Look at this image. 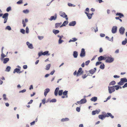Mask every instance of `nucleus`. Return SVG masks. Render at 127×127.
<instances>
[{
	"instance_id": "nucleus-53",
	"label": "nucleus",
	"mask_w": 127,
	"mask_h": 127,
	"mask_svg": "<svg viewBox=\"0 0 127 127\" xmlns=\"http://www.w3.org/2000/svg\"><path fill=\"white\" fill-rule=\"evenodd\" d=\"M26 32L27 33H28L29 32V29L28 27L26 28Z\"/></svg>"
},
{
	"instance_id": "nucleus-64",
	"label": "nucleus",
	"mask_w": 127,
	"mask_h": 127,
	"mask_svg": "<svg viewBox=\"0 0 127 127\" xmlns=\"http://www.w3.org/2000/svg\"><path fill=\"white\" fill-rule=\"evenodd\" d=\"M68 5L69 6H73V4L70 3H68Z\"/></svg>"
},
{
	"instance_id": "nucleus-25",
	"label": "nucleus",
	"mask_w": 127,
	"mask_h": 127,
	"mask_svg": "<svg viewBox=\"0 0 127 127\" xmlns=\"http://www.w3.org/2000/svg\"><path fill=\"white\" fill-rule=\"evenodd\" d=\"M9 59L8 58H5L4 59H3V63H6L9 61Z\"/></svg>"
},
{
	"instance_id": "nucleus-16",
	"label": "nucleus",
	"mask_w": 127,
	"mask_h": 127,
	"mask_svg": "<svg viewBox=\"0 0 127 127\" xmlns=\"http://www.w3.org/2000/svg\"><path fill=\"white\" fill-rule=\"evenodd\" d=\"M100 110H96L95 111H93L92 112V114L93 115H95L96 114H98L100 112Z\"/></svg>"
},
{
	"instance_id": "nucleus-18",
	"label": "nucleus",
	"mask_w": 127,
	"mask_h": 127,
	"mask_svg": "<svg viewBox=\"0 0 127 127\" xmlns=\"http://www.w3.org/2000/svg\"><path fill=\"white\" fill-rule=\"evenodd\" d=\"M116 15L119 16V17L120 18H121L122 17H124V15L123 14L119 12H117L116 14Z\"/></svg>"
},
{
	"instance_id": "nucleus-43",
	"label": "nucleus",
	"mask_w": 127,
	"mask_h": 127,
	"mask_svg": "<svg viewBox=\"0 0 127 127\" xmlns=\"http://www.w3.org/2000/svg\"><path fill=\"white\" fill-rule=\"evenodd\" d=\"M90 62V61L89 60H88V61H86V62L85 63V65H88L89 64Z\"/></svg>"
},
{
	"instance_id": "nucleus-37",
	"label": "nucleus",
	"mask_w": 127,
	"mask_h": 127,
	"mask_svg": "<svg viewBox=\"0 0 127 127\" xmlns=\"http://www.w3.org/2000/svg\"><path fill=\"white\" fill-rule=\"evenodd\" d=\"M3 99L5 100H6L7 99V98L6 97V96L5 94H4L3 95Z\"/></svg>"
},
{
	"instance_id": "nucleus-31",
	"label": "nucleus",
	"mask_w": 127,
	"mask_h": 127,
	"mask_svg": "<svg viewBox=\"0 0 127 127\" xmlns=\"http://www.w3.org/2000/svg\"><path fill=\"white\" fill-rule=\"evenodd\" d=\"M89 72L90 74H93L95 72V70H94L93 69L89 71Z\"/></svg>"
},
{
	"instance_id": "nucleus-61",
	"label": "nucleus",
	"mask_w": 127,
	"mask_h": 127,
	"mask_svg": "<svg viewBox=\"0 0 127 127\" xmlns=\"http://www.w3.org/2000/svg\"><path fill=\"white\" fill-rule=\"evenodd\" d=\"M98 31V27H97V26H96V28L95 29V32H97Z\"/></svg>"
},
{
	"instance_id": "nucleus-13",
	"label": "nucleus",
	"mask_w": 127,
	"mask_h": 127,
	"mask_svg": "<svg viewBox=\"0 0 127 127\" xmlns=\"http://www.w3.org/2000/svg\"><path fill=\"white\" fill-rule=\"evenodd\" d=\"M26 44L28 46L29 48L31 49L33 48V46L32 44L30 43L29 42H26Z\"/></svg>"
},
{
	"instance_id": "nucleus-24",
	"label": "nucleus",
	"mask_w": 127,
	"mask_h": 127,
	"mask_svg": "<svg viewBox=\"0 0 127 127\" xmlns=\"http://www.w3.org/2000/svg\"><path fill=\"white\" fill-rule=\"evenodd\" d=\"M67 93L68 91H65L63 93V95H64L66 96V97L67 98L68 97L67 96Z\"/></svg>"
},
{
	"instance_id": "nucleus-10",
	"label": "nucleus",
	"mask_w": 127,
	"mask_h": 127,
	"mask_svg": "<svg viewBox=\"0 0 127 127\" xmlns=\"http://www.w3.org/2000/svg\"><path fill=\"white\" fill-rule=\"evenodd\" d=\"M105 117H110L111 118L113 119L114 118V116L110 113H107L105 114Z\"/></svg>"
},
{
	"instance_id": "nucleus-21",
	"label": "nucleus",
	"mask_w": 127,
	"mask_h": 127,
	"mask_svg": "<svg viewBox=\"0 0 127 127\" xmlns=\"http://www.w3.org/2000/svg\"><path fill=\"white\" fill-rule=\"evenodd\" d=\"M69 119L67 118H63L61 120V121L62 122H66L69 121Z\"/></svg>"
},
{
	"instance_id": "nucleus-5",
	"label": "nucleus",
	"mask_w": 127,
	"mask_h": 127,
	"mask_svg": "<svg viewBox=\"0 0 127 127\" xmlns=\"http://www.w3.org/2000/svg\"><path fill=\"white\" fill-rule=\"evenodd\" d=\"M59 14L60 16L64 18H65V19L66 20H68V18L67 17V16L66 15L65 13L62 11H61L59 12Z\"/></svg>"
},
{
	"instance_id": "nucleus-30",
	"label": "nucleus",
	"mask_w": 127,
	"mask_h": 127,
	"mask_svg": "<svg viewBox=\"0 0 127 127\" xmlns=\"http://www.w3.org/2000/svg\"><path fill=\"white\" fill-rule=\"evenodd\" d=\"M49 52L48 51H46L42 53L43 55H50L49 54H48Z\"/></svg>"
},
{
	"instance_id": "nucleus-7",
	"label": "nucleus",
	"mask_w": 127,
	"mask_h": 127,
	"mask_svg": "<svg viewBox=\"0 0 127 127\" xmlns=\"http://www.w3.org/2000/svg\"><path fill=\"white\" fill-rule=\"evenodd\" d=\"M80 56L81 57H84L85 56V52L84 48H82L80 54Z\"/></svg>"
},
{
	"instance_id": "nucleus-6",
	"label": "nucleus",
	"mask_w": 127,
	"mask_h": 127,
	"mask_svg": "<svg viewBox=\"0 0 127 127\" xmlns=\"http://www.w3.org/2000/svg\"><path fill=\"white\" fill-rule=\"evenodd\" d=\"M83 71L82 70V68L81 67L80 68L77 73V76H80L83 74Z\"/></svg>"
},
{
	"instance_id": "nucleus-11",
	"label": "nucleus",
	"mask_w": 127,
	"mask_h": 127,
	"mask_svg": "<svg viewBox=\"0 0 127 127\" xmlns=\"http://www.w3.org/2000/svg\"><path fill=\"white\" fill-rule=\"evenodd\" d=\"M76 24V22L75 21H73L70 22L69 23L68 25L70 26H74Z\"/></svg>"
},
{
	"instance_id": "nucleus-22",
	"label": "nucleus",
	"mask_w": 127,
	"mask_h": 127,
	"mask_svg": "<svg viewBox=\"0 0 127 127\" xmlns=\"http://www.w3.org/2000/svg\"><path fill=\"white\" fill-rule=\"evenodd\" d=\"M97 100V97H96L94 96L92 97L90 99V100L92 101H94L95 102Z\"/></svg>"
},
{
	"instance_id": "nucleus-35",
	"label": "nucleus",
	"mask_w": 127,
	"mask_h": 127,
	"mask_svg": "<svg viewBox=\"0 0 127 127\" xmlns=\"http://www.w3.org/2000/svg\"><path fill=\"white\" fill-rule=\"evenodd\" d=\"M63 90H60L59 91L58 93V94L59 95H61L63 94Z\"/></svg>"
},
{
	"instance_id": "nucleus-40",
	"label": "nucleus",
	"mask_w": 127,
	"mask_h": 127,
	"mask_svg": "<svg viewBox=\"0 0 127 127\" xmlns=\"http://www.w3.org/2000/svg\"><path fill=\"white\" fill-rule=\"evenodd\" d=\"M23 12L25 13H28L29 12V11L28 10H24L23 11Z\"/></svg>"
},
{
	"instance_id": "nucleus-12",
	"label": "nucleus",
	"mask_w": 127,
	"mask_h": 127,
	"mask_svg": "<svg viewBox=\"0 0 127 127\" xmlns=\"http://www.w3.org/2000/svg\"><path fill=\"white\" fill-rule=\"evenodd\" d=\"M106 59V57H104L102 56H100L98 58V60L99 61H100L103 60H105Z\"/></svg>"
},
{
	"instance_id": "nucleus-63",
	"label": "nucleus",
	"mask_w": 127,
	"mask_h": 127,
	"mask_svg": "<svg viewBox=\"0 0 127 127\" xmlns=\"http://www.w3.org/2000/svg\"><path fill=\"white\" fill-rule=\"evenodd\" d=\"M33 100H31L28 103V104H31L33 102Z\"/></svg>"
},
{
	"instance_id": "nucleus-29",
	"label": "nucleus",
	"mask_w": 127,
	"mask_h": 127,
	"mask_svg": "<svg viewBox=\"0 0 127 127\" xmlns=\"http://www.w3.org/2000/svg\"><path fill=\"white\" fill-rule=\"evenodd\" d=\"M51 66V64H47L46 67L45 69L46 70H48L50 69Z\"/></svg>"
},
{
	"instance_id": "nucleus-51",
	"label": "nucleus",
	"mask_w": 127,
	"mask_h": 127,
	"mask_svg": "<svg viewBox=\"0 0 127 127\" xmlns=\"http://www.w3.org/2000/svg\"><path fill=\"white\" fill-rule=\"evenodd\" d=\"M61 24V23H56V28L58 27H59L60 25Z\"/></svg>"
},
{
	"instance_id": "nucleus-33",
	"label": "nucleus",
	"mask_w": 127,
	"mask_h": 127,
	"mask_svg": "<svg viewBox=\"0 0 127 127\" xmlns=\"http://www.w3.org/2000/svg\"><path fill=\"white\" fill-rule=\"evenodd\" d=\"M105 67V65L103 64L102 65L101 64L100 66V68L102 69H104Z\"/></svg>"
},
{
	"instance_id": "nucleus-26",
	"label": "nucleus",
	"mask_w": 127,
	"mask_h": 127,
	"mask_svg": "<svg viewBox=\"0 0 127 127\" xmlns=\"http://www.w3.org/2000/svg\"><path fill=\"white\" fill-rule=\"evenodd\" d=\"M73 39H70L69 40V42H74L76 41L77 40V39L76 38H72Z\"/></svg>"
},
{
	"instance_id": "nucleus-49",
	"label": "nucleus",
	"mask_w": 127,
	"mask_h": 127,
	"mask_svg": "<svg viewBox=\"0 0 127 127\" xmlns=\"http://www.w3.org/2000/svg\"><path fill=\"white\" fill-rule=\"evenodd\" d=\"M80 108L77 107L76 108V110L78 112H79L80 111Z\"/></svg>"
},
{
	"instance_id": "nucleus-23",
	"label": "nucleus",
	"mask_w": 127,
	"mask_h": 127,
	"mask_svg": "<svg viewBox=\"0 0 127 127\" xmlns=\"http://www.w3.org/2000/svg\"><path fill=\"white\" fill-rule=\"evenodd\" d=\"M8 13H5L3 15L2 18H7L8 17Z\"/></svg>"
},
{
	"instance_id": "nucleus-56",
	"label": "nucleus",
	"mask_w": 127,
	"mask_h": 127,
	"mask_svg": "<svg viewBox=\"0 0 127 127\" xmlns=\"http://www.w3.org/2000/svg\"><path fill=\"white\" fill-rule=\"evenodd\" d=\"M39 57L42 55H43V53L42 52H39L38 54Z\"/></svg>"
},
{
	"instance_id": "nucleus-34",
	"label": "nucleus",
	"mask_w": 127,
	"mask_h": 127,
	"mask_svg": "<svg viewBox=\"0 0 127 127\" xmlns=\"http://www.w3.org/2000/svg\"><path fill=\"white\" fill-rule=\"evenodd\" d=\"M1 60H2L3 59V58L6 57V56L3 53V52H2V53L1 55Z\"/></svg>"
},
{
	"instance_id": "nucleus-28",
	"label": "nucleus",
	"mask_w": 127,
	"mask_h": 127,
	"mask_svg": "<svg viewBox=\"0 0 127 127\" xmlns=\"http://www.w3.org/2000/svg\"><path fill=\"white\" fill-rule=\"evenodd\" d=\"M116 82L114 81H111L109 84V85H113L116 84Z\"/></svg>"
},
{
	"instance_id": "nucleus-2",
	"label": "nucleus",
	"mask_w": 127,
	"mask_h": 127,
	"mask_svg": "<svg viewBox=\"0 0 127 127\" xmlns=\"http://www.w3.org/2000/svg\"><path fill=\"white\" fill-rule=\"evenodd\" d=\"M127 82V79L126 78H121L120 79V81L118 83V84L120 86H121L123 85L125 83Z\"/></svg>"
},
{
	"instance_id": "nucleus-59",
	"label": "nucleus",
	"mask_w": 127,
	"mask_h": 127,
	"mask_svg": "<svg viewBox=\"0 0 127 127\" xmlns=\"http://www.w3.org/2000/svg\"><path fill=\"white\" fill-rule=\"evenodd\" d=\"M42 102L43 104H45V99H43L42 100Z\"/></svg>"
},
{
	"instance_id": "nucleus-48",
	"label": "nucleus",
	"mask_w": 127,
	"mask_h": 127,
	"mask_svg": "<svg viewBox=\"0 0 127 127\" xmlns=\"http://www.w3.org/2000/svg\"><path fill=\"white\" fill-rule=\"evenodd\" d=\"M100 35L101 37H103L105 36V34L103 33H100Z\"/></svg>"
},
{
	"instance_id": "nucleus-58",
	"label": "nucleus",
	"mask_w": 127,
	"mask_h": 127,
	"mask_svg": "<svg viewBox=\"0 0 127 127\" xmlns=\"http://www.w3.org/2000/svg\"><path fill=\"white\" fill-rule=\"evenodd\" d=\"M126 41L125 40L123 41L122 42V44L123 45H125L126 44Z\"/></svg>"
},
{
	"instance_id": "nucleus-41",
	"label": "nucleus",
	"mask_w": 127,
	"mask_h": 127,
	"mask_svg": "<svg viewBox=\"0 0 127 127\" xmlns=\"http://www.w3.org/2000/svg\"><path fill=\"white\" fill-rule=\"evenodd\" d=\"M11 9V8L9 6L7 7L6 9V11L7 12H9Z\"/></svg>"
},
{
	"instance_id": "nucleus-55",
	"label": "nucleus",
	"mask_w": 127,
	"mask_h": 127,
	"mask_svg": "<svg viewBox=\"0 0 127 127\" xmlns=\"http://www.w3.org/2000/svg\"><path fill=\"white\" fill-rule=\"evenodd\" d=\"M113 77L115 78H119L120 76L117 75H115L113 76Z\"/></svg>"
},
{
	"instance_id": "nucleus-32",
	"label": "nucleus",
	"mask_w": 127,
	"mask_h": 127,
	"mask_svg": "<svg viewBox=\"0 0 127 127\" xmlns=\"http://www.w3.org/2000/svg\"><path fill=\"white\" fill-rule=\"evenodd\" d=\"M10 67L9 66H7V67H6L5 70L6 71L9 72L10 71Z\"/></svg>"
},
{
	"instance_id": "nucleus-45",
	"label": "nucleus",
	"mask_w": 127,
	"mask_h": 127,
	"mask_svg": "<svg viewBox=\"0 0 127 127\" xmlns=\"http://www.w3.org/2000/svg\"><path fill=\"white\" fill-rule=\"evenodd\" d=\"M64 41L62 39H59V43L60 44H61Z\"/></svg>"
},
{
	"instance_id": "nucleus-38",
	"label": "nucleus",
	"mask_w": 127,
	"mask_h": 127,
	"mask_svg": "<svg viewBox=\"0 0 127 127\" xmlns=\"http://www.w3.org/2000/svg\"><path fill=\"white\" fill-rule=\"evenodd\" d=\"M114 89L115 88L116 90H118L119 89L118 85L114 86Z\"/></svg>"
},
{
	"instance_id": "nucleus-9",
	"label": "nucleus",
	"mask_w": 127,
	"mask_h": 127,
	"mask_svg": "<svg viewBox=\"0 0 127 127\" xmlns=\"http://www.w3.org/2000/svg\"><path fill=\"white\" fill-rule=\"evenodd\" d=\"M125 29V28L123 27H121L119 29V31L120 33L122 35L124 34Z\"/></svg>"
},
{
	"instance_id": "nucleus-27",
	"label": "nucleus",
	"mask_w": 127,
	"mask_h": 127,
	"mask_svg": "<svg viewBox=\"0 0 127 127\" xmlns=\"http://www.w3.org/2000/svg\"><path fill=\"white\" fill-rule=\"evenodd\" d=\"M20 71V69H19L16 68L14 70L13 73H15L16 72L18 73Z\"/></svg>"
},
{
	"instance_id": "nucleus-44",
	"label": "nucleus",
	"mask_w": 127,
	"mask_h": 127,
	"mask_svg": "<svg viewBox=\"0 0 127 127\" xmlns=\"http://www.w3.org/2000/svg\"><path fill=\"white\" fill-rule=\"evenodd\" d=\"M6 29L9 30H10L11 29V28L9 26H7L6 27Z\"/></svg>"
},
{
	"instance_id": "nucleus-62",
	"label": "nucleus",
	"mask_w": 127,
	"mask_h": 127,
	"mask_svg": "<svg viewBox=\"0 0 127 127\" xmlns=\"http://www.w3.org/2000/svg\"><path fill=\"white\" fill-rule=\"evenodd\" d=\"M4 23H6L8 18H4Z\"/></svg>"
},
{
	"instance_id": "nucleus-14",
	"label": "nucleus",
	"mask_w": 127,
	"mask_h": 127,
	"mask_svg": "<svg viewBox=\"0 0 127 127\" xmlns=\"http://www.w3.org/2000/svg\"><path fill=\"white\" fill-rule=\"evenodd\" d=\"M85 13L86 14L87 16L88 17L89 19H90L92 18V15L91 14V13H88L86 11L85 12Z\"/></svg>"
},
{
	"instance_id": "nucleus-57",
	"label": "nucleus",
	"mask_w": 127,
	"mask_h": 127,
	"mask_svg": "<svg viewBox=\"0 0 127 127\" xmlns=\"http://www.w3.org/2000/svg\"><path fill=\"white\" fill-rule=\"evenodd\" d=\"M26 90L25 89H24L22 91H19V93H24L26 91Z\"/></svg>"
},
{
	"instance_id": "nucleus-39",
	"label": "nucleus",
	"mask_w": 127,
	"mask_h": 127,
	"mask_svg": "<svg viewBox=\"0 0 127 127\" xmlns=\"http://www.w3.org/2000/svg\"><path fill=\"white\" fill-rule=\"evenodd\" d=\"M22 21V24L23 25V27H25L26 26V25L25 24L26 22H24V20H23Z\"/></svg>"
},
{
	"instance_id": "nucleus-4",
	"label": "nucleus",
	"mask_w": 127,
	"mask_h": 127,
	"mask_svg": "<svg viewBox=\"0 0 127 127\" xmlns=\"http://www.w3.org/2000/svg\"><path fill=\"white\" fill-rule=\"evenodd\" d=\"M108 92L110 94H111L115 91L114 86L112 87L108 86Z\"/></svg>"
},
{
	"instance_id": "nucleus-20",
	"label": "nucleus",
	"mask_w": 127,
	"mask_h": 127,
	"mask_svg": "<svg viewBox=\"0 0 127 127\" xmlns=\"http://www.w3.org/2000/svg\"><path fill=\"white\" fill-rule=\"evenodd\" d=\"M68 23V22L67 21H65L63 24L61 25L60 27H62L63 26H65Z\"/></svg>"
},
{
	"instance_id": "nucleus-8",
	"label": "nucleus",
	"mask_w": 127,
	"mask_h": 127,
	"mask_svg": "<svg viewBox=\"0 0 127 127\" xmlns=\"http://www.w3.org/2000/svg\"><path fill=\"white\" fill-rule=\"evenodd\" d=\"M117 27L116 26H113L111 32L113 33L114 34L117 32Z\"/></svg>"
},
{
	"instance_id": "nucleus-52",
	"label": "nucleus",
	"mask_w": 127,
	"mask_h": 127,
	"mask_svg": "<svg viewBox=\"0 0 127 127\" xmlns=\"http://www.w3.org/2000/svg\"><path fill=\"white\" fill-rule=\"evenodd\" d=\"M88 75H86V74H85L84 76H82V77L83 79H84L87 77Z\"/></svg>"
},
{
	"instance_id": "nucleus-17",
	"label": "nucleus",
	"mask_w": 127,
	"mask_h": 127,
	"mask_svg": "<svg viewBox=\"0 0 127 127\" xmlns=\"http://www.w3.org/2000/svg\"><path fill=\"white\" fill-rule=\"evenodd\" d=\"M50 91V89L49 88H47L44 90V95L46 96L48 93Z\"/></svg>"
},
{
	"instance_id": "nucleus-3",
	"label": "nucleus",
	"mask_w": 127,
	"mask_h": 127,
	"mask_svg": "<svg viewBox=\"0 0 127 127\" xmlns=\"http://www.w3.org/2000/svg\"><path fill=\"white\" fill-rule=\"evenodd\" d=\"M86 102L87 100L85 98H84L81 99L80 101H77L76 103L75 104L76 105H77V104L80 105L85 103Z\"/></svg>"
},
{
	"instance_id": "nucleus-19",
	"label": "nucleus",
	"mask_w": 127,
	"mask_h": 127,
	"mask_svg": "<svg viewBox=\"0 0 127 127\" xmlns=\"http://www.w3.org/2000/svg\"><path fill=\"white\" fill-rule=\"evenodd\" d=\"M105 117H105V114L104 115H100L98 116L99 118L102 120H103Z\"/></svg>"
},
{
	"instance_id": "nucleus-36",
	"label": "nucleus",
	"mask_w": 127,
	"mask_h": 127,
	"mask_svg": "<svg viewBox=\"0 0 127 127\" xmlns=\"http://www.w3.org/2000/svg\"><path fill=\"white\" fill-rule=\"evenodd\" d=\"M56 19V17H54V16H51L50 18L49 19V20L51 21H52L53 20H55Z\"/></svg>"
},
{
	"instance_id": "nucleus-50",
	"label": "nucleus",
	"mask_w": 127,
	"mask_h": 127,
	"mask_svg": "<svg viewBox=\"0 0 127 127\" xmlns=\"http://www.w3.org/2000/svg\"><path fill=\"white\" fill-rule=\"evenodd\" d=\"M22 2V0H20L17 2V3L18 4H20Z\"/></svg>"
},
{
	"instance_id": "nucleus-46",
	"label": "nucleus",
	"mask_w": 127,
	"mask_h": 127,
	"mask_svg": "<svg viewBox=\"0 0 127 127\" xmlns=\"http://www.w3.org/2000/svg\"><path fill=\"white\" fill-rule=\"evenodd\" d=\"M102 62H97L96 64V66H97V65H99Z\"/></svg>"
},
{
	"instance_id": "nucleus-47",
	"label": "nucleus",
	"mask_w": 127,
	"mask_h": 127,
	"mask_svg": "<svg viewBox=\"0 0 127 127\" xmlns=\"http://www.w3.org/2000/svg\"><path fill=\"white\" fill-rule=\"evenodd\" d=\"M126 87H127V83H125L124 85L122 86V88H123Z\"/></svg>"
},
{
	"instance_id": "nucleus-1",
	"label": "nucleus",
	"mask_w": 127,
	"mask_h": 127,
	"mask_svg": "<svg viewBox=\"0 0 127 127\" xmlns=\"http://www.w3.org/2000/svg\"><path fill=\"white\" fill-rule=\"evenodd\" d=\"M106 60L105 62L106 63H111L114 60L113 58L112 57H109V56H106Z\"/></svg>"
},
{
	"instance_id": "nucleus-60",
	"label": "nucleus",
	"mask_w": 127,
	"mask_h": 127,
	"mask_svg": "<svg viewBox=\"0 0 127 127\" xmlns=\"http://www.w3.org/2000/svg\"><path fill=\"white\" fill-rule=\"evenodd\" d=\"M56 102V99H53L51 100L50 101V102Z\"/></svg>"
},
{
	"instance_id": "nucleus-42",
	"label": "nucleus",
	"mask_w": 127,
	"mask_h": 127,
	"mask_svg": "<svg viewBox=\"0 0 127 127\" xmlns=\"http://www.w3.org/2000/svg\"><path fill=\"white\" fill-rule=\"evenodd\" d=\"M20 32L23 34L25 33V31L24 29H22L20 30Z\"/></svg>"
},
{
	"instance_id": "nucleus-15",
	"label": "nucleus",
	"mask_w": 127,
	"mask_h": 127,
	"mask_svg": "<svg viewBox=\"0 0 127 127\" xmlns=\"http://www.w3.org/2000/svg\"><path fill=\"white\" fill-rule=\"evenodd\" d=\"M78 53L76 51H75L73 52V55L74 58H77L78 56Z\"/></svg>"
},
{
	"instance_id": "nucleus-54",
	"label": "nucleus",
	"mask_w": 127,
	"mask_h": 127,
	"mask_svg": "<svg viewBox=\"0 0 127 127\" xmlns=\"http://www.w3.org/2000/svg\"><path fill=\"white\" fill-rule=\"evenodd\" d=\"M59 89V88L57 87L56 88V96L58 94V91Z\"/></svg>"
}]
</instances>
